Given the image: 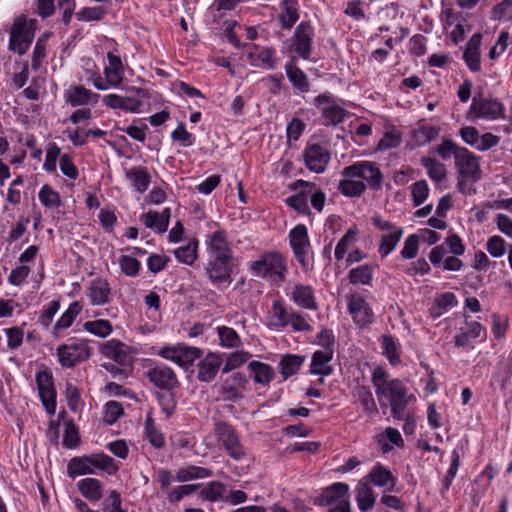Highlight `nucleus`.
I'll return each mask as SVG.
<instances>
[{"instance_id":"obj_1","label":"nucleus","mask_w":512,"mask_h":512,"mask_svg":"<svg viewBox=\"0 0 512 512\" xmlns=\"http://www.w3.org/2000/svg\"><path fill=\"white\" fill-rule=\"evenodd\" d=\"M372 383L379 402L387 399L391 407V414L394 418L402 420L405 417L404 411L408 404L409 397L407 389L399 379H390L388 373L381 367L374 369Z\"/></svg>"},{"instance_id":"obj_2","label":"nucleus","mask_w":512,"mask_h":512,"mask_svg":"<svg viewBox=\"0 0 512 512\" xmlns=\"http://www.w3.org/2000/svg\"><path fill=\"white\" fill-rule=\"evenodd\" d=\"M252 273L261 278L282 282L285 279L287 266L284 257L278 252H268L251 262Z\"/></svg>"},{"instance_id":"obj_3","label":"nucleus","mask_w":512,"mask_h":512,"mask_svg":"<svg viewBox=\"0 0 512 512\" xmlns=\"http://www.w3.org/2000/svg\"><path fill=\"white\" fill-rule=\"evenodd\" d=\"M36 24V19L27 20L25 15L18 16L10 30L9 50L24 55L34 39Z\"/></svg>"},{"instance_id":"obj_4","label":"nucleus","mask_w":512,"mask_h":512,"mask_svg":"<svg viewBox=\"0 0 512 512\" xmlns=\"http://www.w3.org/2000/svg\"><path fill=\"white\" fill-rule=\"evenodd\" d=\"M213 430L218 443L232 459L239 461L246 456L240 435L233 425L225 421H215Z\"/></svg>"},{"instance_id":"obj_5","label":"nucleus","mask_w":512,"mask_h":512,"mask_svg":"<svg viewBox=\"0 0 512 512\" xmlns=\"http://www.w3.org/2000/svg\"><path fill=\"white\" fill-rule=\"evenodd\" d=\"M341 175L362 179L374 190H378L382 186L383 175L378 165L371 161H358L346 166L342 169Z\"/></svg>"},{"instance_id":"obj_6","label":"nucleus","mask_w":512,"mask_h":512,"mask_svg":"<svg viewBox=\"0 0 512 512\" xmlns=\"http://www.w3.org/2000/svg\"><path fill=\"white\" fill-rule=\"evenodd\" d=\"M57 356L63 367L72 368L90 358L91 348L86 340H75L60 345L57 348Z\"/></svg>"},{"instance_id":"obj_7","label":"nucleus","mask_w":512,"mask_h":512,"mask_svg":"<svg viewBox=\"0 0 512 512\" xmlns=\"http://www.w3.org/2000/svg\"><path fill=\"white\" fill-rule=\"evenodd\" d=\"M158 355L176 363L180 367H188L202 356V350L182 344L166 346L159 350Z\"/></svg>"},{"instance_id":"obj_8","label":"nucleus","mask_w":512,"mask_h":512,"mask_svg":"<svg viewBox=\"0 0 512 512\" xmlns=\"http://www.w3.org/2000/svg\"><path fill=\"white\" fill-rule=\"evenodd\" d=\"M289 241L295 258L304 270H308L310 263L307 254L310 243L306 226L302 224L295 226L289 233Z\"/></svg>"},{"instance_id":"obj_9","label":"nucleus","mask_w":512,"mask_h":512,"mask_svg":"<svg viewBox=\"0 0 512 512\" xmlns=\"http://www.w3.org/2000/svg\"><path fill=\"white\" fill-rule=\"evenodd\" d=\"M504 106L495 99L474 97L469 109V115L473 118L497 119L502 117Z\"/></svg>"},{"instance_id":"obj_10","label":"nucleus","mask_w":512,"mask_h":512,"mask_svg":"<svg viewBox=\"0 0 512 512\" xmlns=\"http://www.w3.org/2000/svg\"><path fill=\"white\" fill-rule=\"evenodd\" d=\"M145 375L151 383L164 391L175 390L179 385L174 371L165 365H155L149 368Z\"/></svg>"},{"instance_id":"obj_11","label":"nucleus","mask_w":512,"mask_h":512,"mask_svg":"<svg viewBox=\"0 0 512 512\" xmlns=\"http://www.w3.org/2000/svg\"><path fill=\"white\" fill-rule=\"evenodd\" d=\"M247 378L243 373L236 372L225 379L219 388L223 400L237 402L244 397Z\"/></svg>"},{"instance_id":"obj_12","label":"nucleus","mask_w":512,"mask_h":512,"mask_svg":"<svg viewBox=\"0 0 512 512\" xmlns=\"http://www.w3.org/2000/svg\"><path fill=\"white\" fill-rule=\"evenodd\" d=\"M348 311L354 322L359 327H365L372 323L374 314L368 303L358 294H351L346 297Z\"/></svg>"},{"instance_id":"obj_13","label":"nucleus","mask_w":512,"mask_h":512,"mask_svg":"<svg viewBox=\"0 0 512 512\" xmlns=\"http://www.w3.org/2000/svg\"><path fill=\"white\" fill-rule=\"evenodd\" d=\"M206 243L209 259H233V252L230 243L227 241L226 233L224 231L219 230L209 235Z\"/></svg>"},{"instance_id":"obj_14","label":"nucleus","mask_w":512,"mask_h":512,"mask_svg":"<svg viewBox=\"0 0 512 512\" xmlns=\"http://www.w3.org/2000/svg\"><path fill=\"white\" fill-rule=\"evenodd\" d=\"M455 165L460 177L471 179L473 182L480 179L481 169L478 158L468 149L464 148L458 152Z\"/></svg>"},{"instance_id":"obj_15","label":"nucleus","mask_w":512,"mask_h":512,"mask_svg":"<svg viewBox=\"0 0 512 512\" xmlns=\"http://www.w3.org/2000/svg\"><path fill=\"white\" fill-rule=\"evenodd\" d=\"M232 260H216L209 259L206 273L211 282L220 287L221 285H230L232 282L231 273H232Z\"/></svg>"},{"instance_id":"obj_16","label":"nucleus","mask_w":512,"mask_h":512,"mask_svg":"<svg viewBox=\"0 0 512 512\" xmlns=\"http://www.w3.org/2000/svg\"><path fill=\"white\" fill-rule=\"evenodd\" d=\"M342 501H349V486L346 483L337 482L326 487L321 495L315 498L314 504L318 506H339Z\"/></svg>"},{"instance_id":"obj_17","label":"nucleus","mask_w":512,"mask_h":512,"mask_svg":"<svg viewBox=\"0 0 512 512\" xmlns=\"http://www.w3.org/2000/svg\"><path fill=\"white\" fill-rule=\"evenodd\" d=\"M307 168L315 173H322L330 160V153L319 144H312L304 151Z\"/></svg>"},{"instance_id":"obj_18","label":"nucleus","mask_w":512,"mask_h":512,"mask_svg":"<svg viewBox=\"0 0 512 512\" xmlns=\"http://www.w3.org/2000/svg\"><path fill=\"white\" fill-rule=\"evenodd\" d=\"M313 34L312 26L306 22H301L295 30V51L303 59H308L311 55Z\"/></svg>"},{"instance_id":"obj_19","label":"nucleus","mask_w":512,"mask_h":512,"mask_svg":"<svg viewBox=\"0 0 512 512\" xmlns=\"http://www.w3.org/2000/svg\"><path fill=\"white\" fill-rule=\"evenodd\" d=\"M101 353L120 365H128L131 361L129 347L116 339H111L101 346Z\"/></svg>"},{"instance_id":"obj_20","label":"nucleus","mask_w":512,"mask_h":512,"mask_svg":"<svg viewBox=\"0 0 512 512\" xmlns=\"http://www.w3.org/2000/svg\"><path fill=\"white\" fill-rule=\"evenodd\" d=\"M293 302L300 308L316 310L318 308L314 289L309 285L295 284L290 293Z\"/></svg>"},{"instance_id":"obj_21","label":"nucleus","mask_w":512,"mask_h":512,"mask_svg":"<svg viewBox=\"0 0 512 512\" xmlns=\"http://www.w3.org/2000/svg\"><path fill=\"white\" fill-rule=\"evenodd\" d=\"M222 364V358L216 353H208L198 367V379L202 382H211L217 375Z\"/></svg>"},{"instance_id":"obj_22","label":"nucleus","mask_w":512,"mask_h":512,"mask_svg":"<svg viewBox=\"0 0 512 512\" xmlns=\"http://www.w3.org/2000/svg\"><path fill=\"white\" fill-rule=\"evenodd\" d=\"M333 350H317L313 353L310 365V373L314 375L329 376L333 369L329 365L332 360Z\"/></svg>"},{"instance_id":"obj_23","label":"nucleus","mask_w":512,"mask_h":512,"mask_svg":"<svg viewBox=\"0 0 512 512\" xmlns=\"http://www.w3.org/2000/svg\"><path fill=\"white\" fill-rule=\"evenodd\" d=\"M103 104L111 109H121L128 112H138L142 102L133 97L108 94L103 97Z\"/></svg>"},{"instance_id":"obj_24","label":"nucleus","mask_w":512,"mask_h":512,"mask_svg":"<svg viewBox=\"0 0 512 512\" xmlns=\"http://www.w3.org/2000/svg\"><path fill=\"white\" fill-rule=\"evenodd\" d=\"M170 217V208H165L161 213L148 211L142 215L141 221L147 228L155 229L158 233H164L167 231Z\"/></svg>"},{"instance_id":"obj_25","label":"nucleus","mask_w":512,"mask_h":512,"mask_svg":"<svg viewBox=\"0 0 512 512\" xmlns=\"http://www.w3.org/2000/svg\"><path fill=\"white\" fill-rule=\"evenodd\" d=\"M367 477L375 486L386 487L389 492L395 491L396 478L384 466L377 464L371 469Z\"/></svg>"},{"instance_id":"obj_26","label":"nucleus","mask_w":512,"mask_h":512,"mask_svg":"<svg viewBox=\"0 0 512 512\" xmlns=\"http://www.w3.org/2000/svg\"><path fill=\"white\" fill-rule=\"evenodd\" d=\"M110 287L107 280L97 278L91 281L88 296L93 305H103L109 302Z\"/></svg>"},{"instance_id":"obj_27","label":"nucleus","mask_w":512,"mask_h":512,"mask_svg":"<svg viewBox=\"0 0 512 512\" xmlns=\"http://www.w3.org/2000/svg\"><path fill=\"white\" fill-rule=\"evenodd\" d=\"M80 493L90 502H98L103 497V487L96 478H84L77 483Z\"/></svg>"},{"instance_id":"obj_28","label":"nucleus","mask_w":512,"mask_h":512,"mask_svg":"<svg viewBox=\"0 0 512 512\" xmlns=\"http://www.w3.org/2000/svg\"><path fill=\"white\" fill-rule=\"evenodd\" d=\"M126 178L131 182L133 188L144 193L150 184L151 177L145 167H133L125 171Z\"/></svg>"},{"instance_id":"obj_29","label":"nucleus","mask_w":512,"mask_h":512,"mask_svg":"<svg viewBox=\"0 0 512 512\" xmlns=\"http://www.w3.org/2000/svg\"><path fill=\"white\" fill-rule=\"evenodd\" d=\"M356 177L343 176L339 181L338 190L346 197H360L367 188L365 182L356 180Z\"/></svg>"},{"instance_id":"obj_30","label":"nucleus","mask_w":512,"mask_h":512,"mask_svg":"<svg viewBox=\"0 0 512 512\" xmlns=\"http://www.w3.org/2000/svg\"><path fill=\"white\" fill-rule=\"evenodd\" d=\"M82 311V305L78 301L72 302L68 309L62 314L60 319L55 323L53 333L56 337L60 336L62 330L69 328L75 318Z\"/></svg>"},{"instance_id":"obj_31","label":"nucleus","mask_w":512,"mask_h":512,"mask_svg":"<svg viewBox=\"0 0 512 512\" xmlns=\"http://www.w3.org/2000/svg\"><path fill=\"white\" fill-rule=\"evenodd\" d=\"M248 368L253 373V380L262 385H268L275 376L274 369L260 361L250 362Z\"/></svg>"},{"instance_id":"obj_32","label":"nucleus","mask_w":512,"mask_h":512,"mask_svg":"<svg viewBox=\"0 0 512 512\" xmlns=\"http://www.w3.org/2000/svg\"><path fill=\"white\" fill-rule=\"evenodd\" d=\"M93 473L94 469L90 456L74 457L68 462L67 474L71 478Z\"/></svg>"},{"instance_id":"obj_33","label":"nucleus","mask_w":512,"mask_h":512,"mask_svg":"<svg viewBox=\"0 0 512 512\" xmlns=\"http://www.w3.org/2000/svg\"><path fill=\"white\" fill-rule=\"evenodd\" d=\"M290 313L280 301H274L269 311L268 323L270 327L280 329L289 324Z\"/></svg>"},{"instance_id":"obj_34","label":"nucleus","mask_w":512,"mask_h":512,"mask_svg":"<svg viewBox=\"0 0 512 512\" xmlns=\"http://www.w3.org/2000/svg\"><path fill=\"white\" fill-rule=\"evenodd\" d=\"M98 97V94H95L89 89H86L84 86L79 85L69 90L66 95V101L71 106L76 107L86 105L92 100V98L97 100Z\"/></svg>"},{"instance_id":"obj_35","label":"nucleus","mask_w":512,"mask_h":512,"mask_svg":"<svg viewBox=\"0 0 512 512\" xmlns=\"http://www.w3.org/2000/svg\"><path fill=\"white\" fill-rule=\"evenodd\" d=\"M212 476V471L210 469L189 465L183 468H180L176 472V480L178 482H187L194 479H203Z\"/></svg>"},{"instance_id":"obj_36","label":"nucleus","mask_w":512,"mask_h":512,"mask_svg":"<svg viewBox=\"0 0 512 512\" xmlns=\"http://www.w3.org/2000/svg\"><path fill=\"white\" fill-rule=\"evenodd\" d=\"M439 127L420 123L417 128L412 131V138L416 145L421 146L433 141L439 134Z\"/></svg>"},{"instance_id":"obj_37","label":"nucleus","mask_w":512,"mask_h":512,"mask_svg":"<svg viewBox=\"0 0 512 512\" xmlns=\"http://www.w3.org/2000/svg\"><path fill=\"white\" fill-rule=\"evenodd\" d=\"M287 77L294 88L301 92H307L309 90V82L306 74L292 63L285 65Z\"/></svg>"},{"instance_id":"obj_38","label":"nucleus","mask_w":512,"mask_h":512,"mask_svg":"<svg viewBox=\"0 0 512 512\" xmlns=\"http://www.w3.org/2000/svg\"><path fill=\"white\" fill-rule=\"evenodd\" d=\"M356 500L358 507L362 512L370 510L375 503L373 490L367 483L359 482L356 487Z\"/></svg>"},{"instance_id":"obj_39","label":"nucleus","mask_w":512,"mask_h":512,"mask_svg":"<svg viewBox=\"0 0 512 512\" xmlns=\"http://www.w3.org/2000/svg\"><path fill=\"white\" fill-rule=\"evenodd\" d=\"M373 266L364 264L349 271L348 278L352 284L371 285L373 278Z\"/></svg>"},{"instance_id":"obj_40","label":"nucleus","mask_w":512,"mask_h":512,"mask_svg":"<svg viewBox=\"0 0 512 512\" xmlns=\"http://www.w3.org/2000/svg\"><path fill=\"white\" fill-rule=\"evenodd\" d=\"M304 362V357L298 355L287 354L280 360V373L284 379L294 375Z\"/></svg>"},{"instance_id":"obj_41","label":"nucleus","mask_w":512,"mask_h":512,"mask_svg":"<svg viewBox=\"0 0 512 512\" xmlns=\"http://www.w3.org/2000/svg\"><path fill=\"white\" fill-rule=\"evenodd\" d=\"M457 298L452 292H445L435 298V304L431 309L433 317H439L448 311L450 308L457 305Z\"/></svg>"},{"instance_id":"obj_42","label":"nucleus","mask_w":512,"mask_h":512,"mask_svg":"<svg viewBox=\"0 0 512 512\" xmlns=\"http://www.w3.org/2000/svg\"><path fill=\"white\" fill-rule=\"evenodd\" d=\"M296 0H283V11L280 15L282 27L290 29L298 20L299 15L296 8Z\"/></svg>"},{"instance_id":"obj_43","label":"nucleus","mask_w":512,"mask_h":512,"mask_svg":"<svg viewBox=\"0 0 512 512\" xmlns=\"http://www.w3.org/2000/svg\"><path fill=\"white\" fill-rule=\"evenodd\" d=\"M422 166L427 170L429 177L435 182H441L446 177V169L444 164L434 158H421Z\"/></svg>"},{"instance_id":"obj_44","label":"nucleus","mask_w":512,"mask_h":512,"mask_svg":"<svg viewBox=\"0 0 512 512\" xmlns=\"http://www.w3.org/2000/svg\"><path fill=\"white\" fill-rule=\"evenodd\" d=\"M248 58L251 60L252 65L257 66L258 64L254 63V60H257L269 70L275 69L277 65L275 50L268 47L262 48L258 53L250 52Z\"/></svg>"},{"instance_id":"obj_45","label":"nucleus","mask_w":512,"mask_h":512,"mask_svg":"<svg viewBox=\"0 0 512 512\" xmlns=\"http://www.w3.org/2000/svg\"><path fill=\"white\" fill-rule=\"evenodd\" d=\"M403 234L402 228L393 230V232L382 235L379 246V254L382 257L388 256L396 247Z\"/></svg>"},{"instance_id":"obj_46","label":"nucleus","mask_w":512,"mask_h":512,"mask_svg":"<svg viewBox=\"0 0 512 512\" xmlns=\"http://www.w3.org/2000/svg\"><path fill=\"white\" fill-rule=\"evenodd\" d=\"M220 345L225 348H238L241 345V339L238 333L231 327L220 326L217 328Z\"/></svg>"},{"instance_id":"obj_47","label":"nucleus","mask_w":512,"mask_h":512,"mask_svg":"<svg viewBox=\"0 0 512 512\" xmlns=\"http://www.w3.org/2000/svg\"><path fill=\"white\" fill-rule=\"evenodd\" d=\"M355 395L365 413L376 414L378 412L376 402L369 388L365 386H359L356 389Z\"/></svg>"},{"instance_id":"obj_48","label":"nucleus","mask_w":512,"mask_h":512,"mask_svg":"<svg viewBox=\"0 0 512 512\" xmlns=\"http://www.w3.org/2000/svg\"><path fill=\"white\" fill-rule=\"evenodd\" d=\"M83 328L87 332L101 338L109 336L113 330L110 321L104 319L87 321L83 324Z\"/></svg>"},{"instance_id":"obj_49","label":"nucleus","mask_w":512,"mask_h":512,"mask_svg":"<svg viewBox=\"0 0 512 512\" xmlns=\"http://www.w3.org/2000/svg\"><path fill=\"white\" fill-rule=\"evenodd\" d=\"M93 469L106 471L109 475L116 473L118 466L112 457L106 454H94L90 456Z\"/></svg>"},{"instance_id":"obj_50","label":"nucleus","mask_w":512,"mask_h":512,"mask_svg":"<svg viewBox=\"0 0 512 512\" xmlns=\"http://www.w3.org/2000/svg\"><path fill=\"white\" fill-rule=\"evenodd\" d=\"M176 259L186 265H192L197 259V243H188L174 250Z\"/></svg>"},{"instance_id":"obj_51","label":"nucleus","mask_w":512,"mask_h":512,"mask_svg":"<svg viewBox=\"0 0 512 512\" xmlns=\"http://www.w3.org/2000/svg\"><path fill=\"white\" fill-rule=\"evenodd\" d=\"M357 235V228L356 226L350 227L347 232L344 234V236L339 240L338 244L335 248V258L337 260H341L344 258L346 253L349 250V246L351 243L354 242Z\"/></svg>"},{"instance_id":"obj_52","label":"nucleus","mask_w":512,"mask_h":512,"mask_svg":"<svg viewBox=\"0 0 512 512\" xmlns=\"http://www.w3.org/2000/svg\"><path fill=\"white\" fill-rule=\"evenodd\" d=\"M384 355L387 357L392 365H397L400 362L398 354V345L391 335H383L381 341Z\"/></svg>"},{"instance_id":"obj_53","label":"nucleus","mask_w":512,"mask_h":512,"mask_svg":"<svg viewBox=\"0 0 512 512\" xmlns=\"http://www.w3.org/2000/svg\"><path fill=\"white\" fill-rule=\"evenodd\" d=\"M346 116V111L338 105L326 107L322 111L325 125H337L342 122Z\"/></svg>"},{"instance_id":"obj_54","label":"nucleus","mask_w":512,"mask_h":512,"mask_svg":"<svg viewBox=\"0 0 512 512\" xmlns=\"http://www.w3.org/2000/svg\"><path fill=\"white\" fill-rule=\"evenodd\" d=\"M507 247L506 241L498 235L491 236L486 242V250L495 258L502 257L506 253Z\"/></svg>"},{"instance_id":"obj_55","label":"nucleus","mask_w":512,"mask_h":512,"mask_svg":"<svg viewBox=\"0 0 512 512\" xmlns=\"http://www.w3.org/2000/svg\"><path fill=\"white\" fill-rule=\"evenodd\" d=\"M40 202L47 208L58 207L61 204L60 195L51 186L44 185L39 192Z\"/></svg>"},{"instance_id":"obj_56","label":"nucleus","mask_w":512,"mask_h":512,"mask_svg":"<svg viewBox=\"0 0 512 512\" xmlns=\"http://www.w3.org/2000/svg\"><path fill=\"white\" fill-rule=\"evenodd\" d=\"M251 354L246 351H235L231 353L222 368L223 373H228L231 370H234L241 365H243L249 358Z\"/></svg>"},{"instance_id":"obj_57","label":"nucleus","mask_w":512,"mask_h":512,"mask_svg":"<svg viewBox=\"0 0 512 512\" xmlns=\"http://www.w3.org/2000/svg\"><path fill=\"white\" fill-rule=\"evenodd\" d=\"M146 436L155 448H162L165 444L163 434L156 429L151 417H147L145 421Z\"/></svg>"},{"instance_id":"obj_58","label":"nucleus","mask_w":512,"mask_h":512,"mask_svg":"<svg viewBox=\"0 0 512 512\" xmlns=\"http://www.w3.org/2000/svg\"><path fill=\"white\" fill-rule=\"evenodd\" d=\"M157 399L161 406L162 411L168 417H170L174 413L176 405H177V402L175 400L174 390L158 392Z\"/></svg>"},{"instance_id":"obj_59","label":"nucleus","mask_w":512,"mask_h":512,"mask_svg":"<svg viewBox=\"0 0 512 512\" xmlns=\"http://www.w3.org/2000/svg\"><path fill=\"white\" fill-rule=\"evenodd\" d=\"M225 486L220 481L210 482L205 489L201 491V496L211 502L223 499Z\"/></svg>"},{"instance_id":"obj_60","label":"nucleus","mask_w":512,"mask_h":512,"mask_svg":"<svg viewBox=\"0 0 512 512\" xmlns=\"http://www.w3.org/2000/svg\"><path fill=\"white\" fill-rule=\"evenodd\" d=\"M199 486L200 484H185L177 486L168 492L167 499L170 503H177L182 500L183 497L194 493L199 488Z\"/></svg>"},{"instance_id":"obj_61","label":"nucleus","mask_w":512,"mask_h":512,"mask_svg":"<svg viewBox=\"0 0 512 512\" xmlns=\"http://www.w3.org/2000/svg\"><path fill=\"white\" fill-rule=\"evenodd\" d=\"M119 265L121 271L129 277L137 276L141 267L140 262L136 258L128 255H122L119 258Z\"/></svg>"},{"instance_id":"obj_62","label":"nucleus","mask_w":512,"mask_h":512,"mask_svg":"<svg viewBox=\"0 0 512 512\" xmlns=\"http://www.w3.org/2000/svg\"><path fill=\"white\" fill-rule=\"evenodd\" d=\"M414 206L421 205L428 197L429 187L425 180L415 182L411 187Z\"/></svg>"},{"instance_id":"obj_63","label":"nucleus","mask_w":512,"mask_h":512,"mask_svg":"<svg viewBox=\"0 0 512 512\" xmlns=\"http://www.w3.org/2000/svg\"><path fill=\"white\" fill-rule=\"evenodd\" d=\"M79 444L78 429L72 422L65 423L63 435V446L69 449L77 447Z\"/></svg>"},{"instance_id":"obj_64","label":"nucleus","mask_w":512,"mask_h":512,"mask_svg":"<svg viewBox=\"0 0 512 512\" xmlns=\"http://www.w3.org/2000/svg\"><path fill=\"white\" fill-rule=\"evenodd\" d=\"M105 15V10L102 7H86L76 13V17L81 21H99Z\"/></svg>"}]
</instances>
